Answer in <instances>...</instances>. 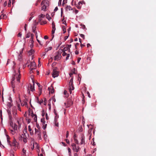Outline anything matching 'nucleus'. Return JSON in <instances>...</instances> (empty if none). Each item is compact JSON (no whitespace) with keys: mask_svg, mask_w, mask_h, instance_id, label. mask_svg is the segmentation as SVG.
<instances>
[{"mask_svg":"<svg viewBox=\"0 0 156 156\" xmlns=\"http://www.w3.org/2000/svg\"><path fill=\"white\" fill-rule=\"evenodd\" d=\"M58 69L56 67L53 69V72L52 74V77L54 78L58 77L59 76V71Z\"/></svg>","mask_w":156,"mask_h":156,"instance_id":"nucleus-3","label":"nucleus"},{"mask_svg":"<svg viewBox=\"0 0 156 156\" xmlns=\"http://www.w3.org/2000/svg\"><path fill=\"white\" fill-rule=\"evenodd\" d=\"M10 125L12 128L13 127V123L12 120V118L10 119L9 118Z\"/></svg>","mask_w":156,"mask_h":156,"instance_id":"nucleus-16","label":"nucleus"},{"mask_svg":"<svg viewBox=\"0 0 156 156\" xmlns=\"http://www.w3.org/2000/svg\"><path fill=\"white\" fill-rule=\"evenodd\" d=\"M34 52V50L33 49H31L29 51L28 54L29 55H31L33 54Z\"/></svg>","mask_w":156,"mask_h":156,"instance_id":"nucleus-18","label":"nucleus"},{"mask_svg":"<svg viewBox=\"0 0 156 156\" xmlns=\"http://www.w3.org/2000/svg\"><path fill=\"white\" fill-rule=\"evenodd\" d=\"M62 55L63 56H65L66 55V53L65 51H63Z\"/></svg>","mask_w":156,"mask_h":156,"instance_id":"nucleus-59","label":"nucleus"},{"mask_svg":"<svg viewBox=\"0 0 156 156\" xmlns=\"http://www.w3.org/2000/svg\"><path fill=\"white\" fill-rule=\"evenodd\" d=\"M41 122H42L43 125L45 124V122L44 120V119H41Z\"/></svg>","mask_w":156,"mask_h":156,"instance_id":"nucleus-31","label":"nucleus"},{"mask_svg":"<svg viewBox=\"0 0 156 156\" xmlns=\"http://www.w3.org/2000/svg\"><path fill=\"white\" fill-rule=\"evenodd\" d=\"M28 66H30V68L32 69H35L36 67V63L34 62H31L30 63V64L28 65Z\"/></svg>","mask_w":156,"mask_h":156,"instance_id":"nucleus-7","label":"nucleus"},{"mask_svg":"<svg viewBox=\"0 0 156 156\" xmlns=\"http://www.w3.org/2000/svg\"><path fill=\"white\" fill-rule=\"evenodd\" d=\"M71 44H70V45L68 44L67 45V48H68L69 49L71 47Z\"/></svg>","mask_w":156,"mask_h":156,"instance_id":"nucleus-63","label":"nucleus"},{"mask_svg":"<svg viewBox=\"0 0 156 156\" xmlns=\"http://www.w3.org/2000/svg\"><path fill=\"white\" fill-rule=\"evenodd\" d=\"M34 69H32L31 68H30V73H33V70Z\"/></svg>","mask_w":156,"mask_h":156,"instance_id":"nucleus-50","label":"nucleus"},{"mask_svg":"<svg viewBox=\"0 0 156 156\" xmlns=\"http://www.w3.org/2000/svg\"><path fill=\"white\" fill-rule=\"evenodd\" d=\"M85 137L83 135H82L81 137V142L80 143L81 144H85Z\"/></svg>","mask_w":156,"mask_h":156,"instance_id":"nucleus-8","label":"nucleus"},{"mask_svg":"<svg viewBox=\"0 0 156 156\" xmlns=\"http://www.w3.org/2000/svg\"><path fill=\"white\" fill-rule=\"evenodd\" d=\"M55 30H52V31H51L52 38V39H51V40H52L54 38V34L55 33Z\"/></svg>","mask_w":156,"mask_h":156,"instance_id":"nucleus-21","label":"nucleus"},{"mask_svg":"<svg viewBox=\"0 0 156 156\" xmlns=\"http://www.w3.org/2000/svg\"><path fill=\"white\" fill-rule=\"evenodd\" d=\"M34 37V35L32 34H31V39L33 40V39Z\"/></svg>","mask_w":156,"mask_h":156,"instance_id":"nucleus-60","label":"nucleus"},{"mask_svg":"<svg viewBox=\"0 0 156 156\" xmlns=\"http://www.w3.org/2000/svg\"><path fill=\"white\" fill-rule=\"evenodd\" d=\"M74 140L76 144H79V141H78V140L76 139H74Z\"/></svg>","mask_w":156,"mask_h":156,"instance_id":"nucleus-37","label":"nucleus"},{"mask_svg":"<svg viewBox=\"0 0 156 156\" xmlns=\"http://www.w3.org/2000/svg\"><path fill=\"white\" fill-rule=\"evenodd\" d=\"M36 25H34L32 27V30L33 32L34 33H36L35 32V30H36Z\"/></svg>","mask_w":156,"mask_h":156,"instance_id":"nucleus-19","label":"nucleus"},{"mask_svg":"<svg viewBox=\"0 0 156 156\" xmlns=\"http://www.w3.org/2000/svg\"><path fill=\"white\" fill-rule=\"evenodd\" d=\"M37 42H38V43H39V44L41 45H43L42 43H41V41H40L39 40H38V39H37Z\"/></svg>","mask_w":156,"mask_h":156,"instance_id":"nucleus-36","label":"nucleus"},{"mask_svg":"<svg viewBox=\"0 0 156 156\" xmlns=\"http://www.w3.org/2000/svg\"><path fill=\"white\" fill-rule=\"evenodd\" d=\"M49 2L48 0H43L41 4L42 6L41 10L44 11L46 10V8L48 6Z\"/></svg>","mask_w":156,"mask_h":156,"instance_id":"nucleus-2","label":"nucleus"},{"mask_svg":"<svg viewBox=\"0 0 156 156\" xmlns=\"http://www.w3.org/2000/svg\"><path fill=\"white\" fill-rule=\"evenodd\" d=\"M79 44L78 43H76L75 44V48L76 49L77 48V46L78 45H79Z\"/></svg>","mask_w":156,"mask_h":156,"instance_id":"nucleus-61","label":"nucleus"},{"mask_svg":"<svg viewBox=\"0 0 156 156\" xmlns=\"http://www.w3.org/2000/svg\"><path fill=\"white\" fill-rule=\"evenodd\" d=\"M17 107H18V110L19 111H21V108H20V105L18 104V105H17Z\"/></svg>","mask_w":156,"mask_h":156,"instance_id":"nucleus-35","label":"nucleus"},{"mask_svg":"<svg viewBox=\"0 0 156 156\" xmlns=\"http://www.w3.org/2000/svg\"><path fill=\"white\" fill-rule=\"evenodd\" d=\"M65 140L66 141V142L68 144H69L70 142L67 139H66Z\"/></svg>","mask_w":156,"mask_h":156,"instance_id":"nucleus-54","label":"nucleus"},{"mask_svg":"<svg viewBox=\"0 0 156 156\" xmlns=\"http://www.w3.org/2000/svg\"><path fill=\"white\" fill-rule=\"evenodd\" d=\"M7 112L9 115V118H10V119H12V117L11 113V109L10 108H8L7 110Z\"/></svg>","mask_w":156,"mask_h":156,"instance_id":"nucleus-12","label":"nucleus"},{"mask_svg":"<svg viewBox=\"0 0 156 156\" xmlns=\"http://www.w3.org/2000/svg\"><path fill=\"white\" fill-rule=\"evenodd\" d=\"M18 143L16 142V140L15 139H14V140H13V142L12 144V146H14L15 147H17L18 145Z\"/></svg>","mask_w":156,"mask_h":156,"instance_id":"nucleus-9","label":"nucleus"},{"mask_svg":"<svg viewBox=\"0 0 156 156\" xmlns=\"http://www.w3.org/2000/svg\"><path fill=\"white\" fill-rule=\"evenodd\" d=\"M48 89L49 90V92L51 94H53L54 92V89L52 86H51L50 87H49Z\"/></svg>","mask_w":156,"mask_h":156,"instance_id":"nucleus-10","label":"nucleus"},{"mask_svg":"<svg viewBox=\"0 0 156 156\" xmlns=\"http://www.w3.org/2000/svg\"><path fill=\"white\" fill-rule=\"evenodd\" d=\"M69 136V132L67 131L66 132V138H67Z\"/></svg>","mask_w":156,"mask_h":156,"instance_id":"nucleus-56","label":"nucleus"},{"mask_svg":"<svg viewBox=\"0 0 156 156\" xmlns=\"http://www.w3.org/2000/svg\"><path fill=\"white\" fill-rule=\"evenodd\" d=\"M36 127H37V128L38 129H37L40 130V126L39 125V124H36Z\"/></svg>","mask_w":156,"mask_h":156,"instance_id":"nucleus-51","label":"nucleus"},{"mask_svg":"<svg viewBox=\"0 0 156 156\" xmlns=\"http://www.w3.org/2000/svg\"><path fill=\"white\" fill-rule=\"evenodd\" d=\"M69 54H67V56L66 58V60H67L69 59Z\"/></svg>","mask_w":156,"mask_h":156,"instance_id":"nucleus-49","label":"nucleus"},{"mask_svg":"<svg viewBox=\"0 0 156 156\" xmlns=\"http://www.w3.org/2000/svg\"><path fill=\"white\" fill-rule=\"evenodd\" d=\"M73 99L72 98H69L68 99L67 102V103H65V105H66V104L67 105L66 106V107H69L73 104Z\"/></svg>","mask_w":156,"mask_h":156,"instance_id":"nucleus-5","label":"nucleus"},{"mask_svg":"<svg viewBox=\"0 0 156 156\" xmlns=\"http://www.w3.org/2000/svg\"><path fill=\"white\" fill-rule=\"evenodd\" d=\"M54 113H55V115H56V116H55V121L56 118L57 117L58 118V116L57 115V114L56 113V111L54 110Z\"/></svg>","mask_w":156,"mask_h":156,"instance_id":"nucleus-27","label":"nucleus"},{"mask_svg":"<svg viewBox=\"0 0 156 156\" xmlns=\"http://www.w3.org/2000/svg\"><path fill=\"white\" fill-rule=\"evenodd\" d=\"M11 2L10 1H9L8 3V7H10V6H11Z\"/></svg>","mask_w":156,"mask_h":156,"instance_id":"nucleus-57","label":"nucleus"},{"mask_svg":"<svg viewBox=\"0 0 156 156\" xmlns=\"http://www.w3.org/2000/svg\"><path fill=\"white\" fill-rule=\"evenodd\" d=\"M67 2V0H63L62 5L65 4Z\"/></svg>","mask_w":156,"mask_h":156,"instance_id":"nucleus-42","label":"nucleus"},{"mask_svg":"<svg viewBox=\"0 0 156 156\" xmlns=\"http://www.w3.org/2000/svg\"><path fill=\"white\" fill-rule=\"evenodd\" d=\"M46 126H47V124H45L44 125V124H43L42 128L44 129H46Z\"/></svg>","mask_w":156,"mask_h":156,"instance_id":"nucleus-38","label":"nucleus"},{"mask_svg":"<svg viewBox=\"0 0 156 156\" xmlns=\"http://www.w3.org/2000/svg\"><path fill=\"white\" fill-rule=\"evenodd\" d=\"M52 30H55V23L54 22H53L52 23Z\"/></svg>","mask_w":156,"mask_h":156,"instance_id":"nucleus-23","label":"nucleus"},{"mask_svg":"<svg viewBox=\"0 0 156 156\" xmlns=\"http://www.w3.org/2000/svg\"><path fill=\"white\" fill-rule=\"evenodd\" d=\"M73 77H72L71 79L70 80V81L69 83V85H72V84H73Z\"/></svg>","mask_w":156,"mask_h":156,"instance_id":"nucleus-22","label":"nucleus"},{"mask_svg":"<svg viewBox=\"0 0 156 156\" xmlns=\"http://www.w3.org/2000/svg\"><path fill=\"white\" fill-rule=\"evenodd\" d=\"M81 26L82 27V28L83 29H85L86 28L85 25L83 24H81Z\"/></svg>","mask_w":156,"mask_h":156,"instance_id":"nucleus-45","label":"nucleus"},{"mask_svg":"<svg viewBox=\"0 0 156 156\" xmlns=\"http://www.w3.org/2000/svg\"><path fill=\"white\" fill-rule=\"evenodd\" d=\"M34 120H35L36 122L37 121V115H35V116H34Z\"/></svg>","mask_w":156,"mask_h":156,"instance_id":"nucleus-53","label":"nucleus"},{"mask_svg":"<svg viewBox=\"0 0 156 156\" xmlns=\"http://www.w3.org/2000/svg\"><path fill=\"white\" fill-rule=\"evenodd\" d=\"M44 134V137L45 139H46V137H47V136L46 135V133L45 131L43 132Z\"/></svg>","mask_w":156,"mask_h":156,"instance_id":"nucleus-26","label":"nucleus"},{"mask_svg":"<svg viewBox=\"0 0 156 156\" xmlns=\"http://www.w3.org/2000/svg\"><path fill=\"white\" fill-rule=\"evenodd\" d=\"M28 130L30 132H31V131L32 130V129H31V127H30V126H28ZM30 133H31V132H30Z\"/></svg>","mask_w":156,"mask_h":156,"instance_id":"nucleus-48","label":"nucleus"},{"mask_svg":"<svg viewBox=\"0 0 156 156\" xmlns=\"http://www.w3.org/2000/svg\"><path fill=\"white\" fill-rule=\"evenodd\" d=\"M14 130H16L17 128V125L16 124H14V126H13V128Z\"/></svg>","mask_w":156,"mask_h":156,"instance_id":"nucleus-25","label":"nucleus"},{"mask_svg":"<svg viewBox=\"0 0 156 156\" xmlns=\"http://www.w3.org/2000/svg\"><path fill=\"white\" fill-rule=\"evenodd\" d=\"M20 70H19V75H18L17 74H16L15 75H13V76H12V80L11 82V84L12 85V88H13V90L14 91V88L15 87V86L13 84L14 83V81L15 79V77H16V80L18 82H20Z\"/></svg>","mask_w":156,"mask_h":156,"instance_id":"nucleus-1","label":"nucleus"},{"mask_svg":"<svg viewBox=\"0 0 156 156\" xmlns=\"http://www.w3.org/2000/svg\"><path fill=\"white\" fill-rule=\"evenodd\" d=\"M91 143L93 145H95V142H94V138H93L92 139V141L91 142Z\"/></svg>","mask_w":156,"mask_h":156,"instance_id":"nucleus-32","label":"nucleus"},{"mask_svg":"<svg viewBox=\"0 0 156 156\" xmlns=\"http://www.w3.org/2000/svg\"><path fill=\"white\" fill-rule=\"evenodd\" d=\"M22 35V34L20 32L17 35V36L18 37H21Z\"/></svg>","mask_w":156,"mask_h":156,"instance_id":"nucleus-58","label":"nucleus"},{"mask_svg":"<svg viewBox=\"0 0 156 156\" xmlns=\"http://www.w3.org/2000/svg\"><path fill=\"white\" fill-rule=\"evenodd\" d=\"M71 146L72 147L74 151L76 152H78L79 151L80 149L79 146H76V144L74 143L72 144Z\"/></svg>","mask_w":156,"mask_h":156,"instance_id":"nucleus-4","label":"nucleus"},{"mask_svg":"<svg viewBox=\"0 0 156 156\" xmlns=\"http://www.w3.org/2000/svg\"><path fill=\"white\" fill-rule=\"evenodd\" d=\"M63 33H65L66 32V30L64 27H63Z\"/></svg>","mask_w":156,"mask_h":156,"instance_id":"nucleus-39","label":"nucleus"},{"mask_svg":"<svg viewBox=\"0 0 156 156\" xmlns=\"http://www.w3.org/2000/svg\"><path fill=\"white\" fill-rule=\"evenodd\" d=\"M37 84L39 87V90L40 91V95H41V94L42 92V86H41L40 84L39 83H37Z\"/></svg>","mask_w":156,"mask_h":156,"instance_id":"nucleus-13","label":"nucleus"},{"mask_svg":"<svg viewBox=\"0 0 156 156\" xmlns=\"http://www.w3.org/2000/svg\"><path fill=\"white\" fill-rule=\"evenodd\" d=\"M20 54L19 55V56L18 57L19 59H20L21 58V56H22L21 54H22V53H23V51H20Z\"/></svg>","mask_w":156,"mask_h":156,"instance_id":"nucleus-28","label":"nucleus"},{"mask_svg":"<svg viewBox=\"0 0 156 156\" xmlns=\"http://www.w3.org/2000/svg\"><path fill=\"white\" fill-rule=\"evenodd\" d=\"M25 135L24 134H22L19 137V140H22L25 137Z\"/></svg>","mask_w":156,"mask_h":156,"instance_id":"nucleus-17","label":"nucleus"},{"mask_svg":"<svg viewBox=\"0 0 156 156\" xmlns=\"http://www.w3.org/2000/svg\"><path fill=\"white\" fill-rule=\"evenodd\" d=\"M80 36L83 39L85 38L84 35L82 34H80Z\"/></svg>","mask_w":156,"mask_h":156,"instance_id":"nucleus-52","label":"nucleus"},{"mask_svg":"<svg viewBox=\"0 0 156 156\" xmlns=\"http://www.w3.org/2000/svg\"><path fill=\"white\" fill-rule=\"evenodd\" d=\"M83 99H82V101L83 104L84 103V102H85V99H84V96L83 94Z\"/></svg>","mask_w":156,"mask_h":156,"instance_id":"nucleus-46","label":"nucleus"},{"mask_svg":"<svg viewBox=\"0 0 156 156\" xmlns=\"http://www.w3.org/2000/svg\"><path fill=\"white\" fill-rule=\"evenodd\" d=\"M35 133L38 136V137L39 140H41V132L40 130L37 129L35 128Z\"/></svg>","mask_w":156,"mask_h":156,"instance_id":"nucleus-6","label":"nucleus"},{"mask_svg":"<svg viewBox=\"0 0 156 156\" xmlns=\"http://www.w3.org/2000/svg\"><path fill=\"white\" fill-rule=\"evenodd\" d=\"M68 49V48L67 47L64 48L63 49V51H67V50Z\"/></svg>","mask_w":156,"mask_h":156,"instance_id":"nucleus-55","label":"nucleus"},{"mask_svg":"<svg viewBox=\"0 0 156 156\" xmlns=\"http://www.w3.org/2000/svg\"><path fill=\"white\" fill-rule=\"evenodd\" d=\"M61 57V54H59L58 53L57 55H56L55 56V58H54V60H58L60 59Z\"/></svg>","mask_w":156,"mask_h":156,"instance_id":"nucleus-11","label":"nucleus"},{"mask_svg":"<svg viewBox=\"0 0 156 156\" xmlns=\"http://www.w3.org/2000/svg\"><path fill=\"white\" fill-rule=\"evenodd\" d=\"M17 123L18 124V128H19V129L21 127V124L20 123V122L18 120L17 121Z\"/></svg>","mask_w":156,"mask_h":156,"instance_id":"nucleus-30","label":"nucleus"},{"mask_svg":"<svg viewBox=\"0 0 156 156\" xmlns=\"http://www.w3.org/2000/svg\"><path fill=\"white\" fill-rule=\"evenodd\" d=\"M78 130V131L79 132H81L83 131V129L82 126H80L79 127Z\"/></svg>","mask_w":156,"mask_h":156,"instance_id":"nucleus-20","label":"nucleus"},{"mask_svg":"<svg viewBox=\"0 0 156 156\" xmlns=\"http://www.w3.org/2000/svg\"><path fill=\"white\" fill-rule=\"evenodd\" d=\"M67 9H68L69 10L72 9L71 7L70 6H67Z\"/></svg>","mask_w":156,"mask_h":156,"instance_id":"nucleus-41","label":"nucleus"},{"mask_svg":"<svg viewBox=\"0 0 156 156\" xmlns=\"http://www.w3.org/2000/svg\"><path fill=\"white\" fill-rule=\"evenodd\" d=\"M32 82L33 83V85H32L31 84H30V89L32 91H33L34 90V82L33 80H32Z\"/></svg>","mask_w":156,"mask_h":156,"instance_id":"nucleus-15","label":"nucleus"},{"mask_svg":"<svg viewBox=\"0 0 156 156\" xmlns=\"http://www.w3.org/2000/svg\"><path fill=\"white\" fill-rule=\"evenodd\" d=\"M23 142L25 143H26L27 142V140L26 139L25 137L23 139Z\"/></svg>","mask_w":156,"mask_h":156,"instance_id":"nucleus-47","label":"nucleus"},{"mask_svg":"<svg viewBox=\"0 0 156 156\" xmlns=\"http://www.w3.org/2000/svg\"><path fill=\"white\" fill-rule=\"evenodd\" d=\"M44 38L45 39H47L48 38V37L47 36H44Z\"/></svg>","mask_w":156,"mask_h":156,"instance_id":"nucleus-64","label":"nucleus"},{"mask_svg":"<svg viewBox=\"0 0 156 156\" xmlns=\"http://www.w3.org/2000/svg\"><path fill=\"white\" fill-rule=\"evenodd\" d=\"M81 58H78L77 61V62L78 63H79L80 62V60H81Z\"/></svg>","mask_w":156,"mask_h":156,"instance_id":"nucleus-62","label":"nucleus"},{"mask_svg":"<svg viewBox=\"0 0 156 156\" xmlns=\"http://www.w3.org/2000/svg\"><path fill=\"white\" fill-rule=\"evenodd\" d=\"M47 23V22L46 21H42L40 22V24L41 25L46 24Z\"/></svg>","mask_w":156,"mask_h":156,"instance_id":"nucleus-29","label":"nucleus"},{"mask_svg":"<svg viewBox=\"0 0 156 156\" xmlns=\"http://www.w3.org/2000/svg\"><path fill=\"white\" fill-rule=\"evenodd\" d=\"M46 17L49 21H50V20L51 19V17L48 14L46 15Z\"/></svg>","mask_w":156,"mask_h":156,"instance_id":"nucleus-24","label":"nucleus"},{"mask_svg":"<svg viewBox=\"0 0 156 156\" xmlns=\"http://www.w3.org/2000/svg\"><path fill=\"white\" fill-rule=\"evenodd\" d=\"M7 105L9 108H10L12 106V105L11 103L9 102L8 103Z\"/></svg>","mask_w":156,"mask_h":156,"instance_id":"nucleus-40","label":"nucleus"},{"mask_svg":"<svg viewBox=\"0 0 156 156\" xmlns=\"http://www.w3.org/2000/svg\"><path fill=\"white\" fill-rule=\"evenodd\" d=\"M10 131H11V133L12 134H14L15 133V132L14 131V130H12V129H11L10 130Z\"/></svg>","mask_w":156,"mask_h":156,"instance_id":"nucleus-43","label":"nucleus"},{"mask_svg":"<svg viewBox=\"0 0 156 156\" xmlns=\"http://www.w3.org/2000/svg\"><path fill=\"white\" fill-rule=\"evenodd\" d=\"M45 17V15L43 14H41L39 16V17H40L41 18H43Z\"/></svg>","mask_w":156,"mask_h":156,"instance_id":"nucleus-33","label":"nucleus"},{"mask_svg":"<svg viewBox=\"0 0 156 156\" xmlns=\"http://www.w3.org/2000/svg\"><path fill=\"white\" fill-rule=\"evenodd\" d=\"M30 37V34L29 33H28L27 34H26V38H27L29 37Z\"/></svg>","mask_w":156,"mask_h":156,"instance_id":"nucleus-44","label":"nucleus"},{"mask_svg":"<svg viewBox=\"0 0 156 156\" xmlns=\"http://www.w3.org/2000/svg\"><path fill=\"white\" fill-rule=\"evenodd\" d=\"M69 85V91L70 92V94H71L72 93V90H73L74 89V88L73 87V84H72V85Z\"/></svg>","mask_w":156,"mask_h":156,"instance_id":"nucleus-14","label":"nucleus"},{"mask_svg":"<svg viewBox=\"0 0 156 156\" xmlns=\"http://www.w3.org/2000/svg\"><path fill=\"white\" fill-rule=\"evenodd\" d=\"M37 100H38V103H39L40 104H41V103H42L43 102V99H41V101H39L38 98H37Z\"/></svg>","mask_w":156,"mask_h":156,"instance_id":"nucleus-34","label":"nucleus"}]
</instances>
